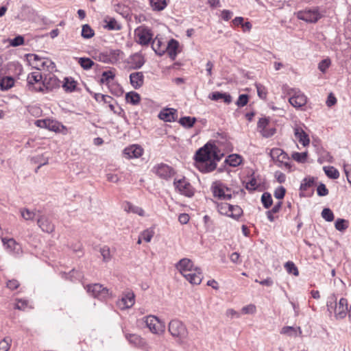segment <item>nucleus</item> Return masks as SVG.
<instances>
[{"label":"nucleus","instance_id":"0eeeda50","mask_svg":"<svg viewBox=\"0 0 351 351\" xmlns=\"http://www.w3.org/2000/svg\"><path fill=\"white\" fill-rule=\"evenodd\" d=\"M296 16L298 19L307 23H315L322 18V14L317 8H313L298 11Z\"/></svg>","mask_w":351,"mask_h":351},{"label":"nucleus","instance_id":"4468645a","mask_svg":"<svg viewBox=\"0 0 351 351\" xmlns=\"http://www.w3.org/2000/svg\"><path fill=\"white\" fill-rule=\"evenodd\" d=\"M35 125L41 128H46L53 132H60L61 128H64V125L56 120L45 119L36 120Z\"/></svg>","mask_w":351,"mask_h":351},{"label":"nucleus","instance_id":"c9c22d12","mask_svg":"<svg viewBox=\"0 0 351 351\" xmlns=\"http://www.w3.org/2000/svg\"><path fill=\"white\" fill-rule=\"evenodd\" d=\"M150 4L154 10L161 11L167 6L166 0H150Z\"/></svg>","mask_w":351,"mask_h":351},{"label":"nucleus","instance_id":"f704fd0d","mask_svg":"<svg viewBox=\"0 0 351 351\" xmlns=\"http://www.w3.org/2000/svg\"><path fill=\"white\" fill-rule=\"evenodd\" d=\"M227 163L232 167H237L242 162V158L239 155L231 154L226 159Z\"/></svg>","mask_w":351,"mask_h":351},{"label":"nucleus","instance_id":"aec40b11","mask_svg":"<svg viewBox=\"0 0 351 351\" xmlns=\"http://www.w3.org/2000/svg\"><path fill=\"white\" fill-rule=\"evenodd\" d=\"M121 53L120 50H112L106 54H102L100 60L106 63L114 64L119 60Z\"/></svg>","mask_w":351,"mask_h":351},{"label":"nucleus","instance_id":"6ab92c4d","mask_svg":"<svg viewBox=\"0 0 351 351\" xmlns=\"http://www.w3.org/2000/svg\"><path fill=\"white\" fill-rule=\"evenodd\" d=\"M134 304V294L128 292L117 302L121 309L131 308Z\"/></svg>","mask_w":351,"mask_h":351},{"label":"nucleus","instance_id":"9b49d317","mask_svg":"<svg viewBox=\"0 0 351 351\" xmlns=\"http://www.w3.org/2000/svg\"><path fill=\"white\" fill-rule=\"evenodd\" d=\"M87 291L94 298L99 300H106L109 295V290L100 284L88 285Z\"/></svg>","mask_w":351,"mask_h":351},{"label":"nucleus","instance_id":"1a4fd4ad","mask_svg":"<svg viewBox=\"0 0 351 351\" xmlns=\"http://www.w3.org/2000/svg\"><path fill=\"white\" fill-rule=\"evenodd\" d=\"M213 196L219 199H230L232 197V189L220 182H214L212 185Z\"/></svg>","mask_w":351,"mask_h":351},{"label":"nucleus","instance_id":"6e6d98bb","mask_svg":"<svg viewBox=\"0 0 351 351\" xmlns=\"http://www.w3.org/2000/svg\"><path fill=\"white\" fill-rule=\"evenodd\" d=\"M114 77V74L111 71H106L103 72L102 77L101 78V82L102 84H108L110 80H112Z\"/></svg>","mask_w":351,"mask_h":351},{"label":"nucleus","instance_id":"2f4dec72","mask_svg":"<svg viewBox=\"0 0 351 351\" xmlns=\"http://www.w3.org/2000/svg\"><path fill=\"white\" fill-rule=\"evenodd\" d=\"M31 160L33 163L39 164L37 169H36V172H37L40 167L48 164L49 157L45 156V154H40L32 157Z\"/></svg>","mask_w":351,"mask_h":351},{"label":"nucleus","instance_id":"72a5a7b5","mask_svg":"<svg viewBox=\"0 0 351 351\" xmlns=\"http://www.w3.org/2000/svg\"><path fill=\"white\" fill-rule=\"evenodd\" d=\"M125 99L128 103L136 105L140 102L141 97L138 93L132 91L126 94Z\"/></svg>","mask_w":351,"mask_h":351},{"label":"nucleus","instance_id":"2eb2a0df","mask_svg":"<svg viewBox=\"0 0 351 351\" xmlns=\"http://www.w3.org/2000/svg\"><path fill=\"white\" fill-rule=\"evenodd\" d=\"M153 171L159 178L164 180H169L175 173L172 167L164 163L158 164L154 166L153 168Z\"/></svg>","mask_w":351,"mask_h":351},{"label":"nucleus","instance_id":"8fccbe9b","mask_svg":"<svg viewBox=\"0 0 351 351\" xmlns=\"http://www.w3.org/2000/svg\"><path fill=\"white\" fill-rule=\"evenodd\" d=\"M154 232L152 229L149 228L143 231L140 235L145 242H150L154 237Z\"/></svg>","mask_w":351,"mask_h":351},{"label":"nucleus","instance_id":"412c9836","mask_svg":"<svg viewBox=\"0 0 351 351\" xmlns=\"http://www.w3.org/2000/svg\"><path fill=\"white\" fill-rule=\"evenodd\" d=\"M294 135L299 142L304 147L307 146L310 140L308 134L303 130L300 127H296L294 128Z\"/></svg>","mask_w":351,"mask_h":351},{"label":"nucleus","instance_id":"a19ab883","mask_svg":"<svg viewBox=\"0 0 351 351\" xmlns=\"http://www.w3.org/2000/svg\"><path fill=\"white\" fill-rule=\"evenodd\" d=\"M43 58H40L36 54H27V60L29 64L35 69V62L36 64H40L43 61Z\"/></svg>","mask_w":351,"mask_h":351},{"label":"nucleus","instance_id":"c85d7f7f","mask_svg":"<svg viewBox=\"0 0 351 351\" xmlns=\"http://www.w3.org/2000/svg\"><path fill=\"white\" fill-rule=\"evenodd\" d=\"M14 84V80L10 76H5L0 79V88L2 90H7L11 88Z\"/></svg>","mask_w":351,"mask_h":351},{"label":"nucleus","instance_id":"9d476101","mask_svg":"<svg viewBox=\"0 0 351 351\" xmlns=\"http://www.w3.org/2000/svg\"><path fill=\"white\" fill-rule=\"evenodd\" d=\"M145 323L149 330L154 334H162L165 329V323L157 317L149 315L145 317Z\"/></svg>","mask_w":351,"mask_h":351},{"label":"nucleus","instance_id":"39448f33","mask_svg":"<svg viewBox=\"0 0 351 351\" xmlns=\"http://www.w3.org/2000/svg\"><path fill=\"white\" fill-rule=\"evenodd\" d=\"M173 186L179 193L191 197L194 195L195 189L185 177L176 178L173 181Z\"/></svg>","mask_w":351,"mask_h":351},{"label":"nucleus","instance_id":"e2e57ef3","mask_svg":"<svg viewBox=\"0 0 351 351\" xmlns=\"http://www.w3.org/2000/svg\"><path fill=\"white\" fill-rule=\"evenodd\" d=\"M256 308L254 304H249L243 306L241 308V312L243 314H254L255 313Z\"/></svg>","mask_w":351,"mask_h":351},{"label":"nucleus","instance_id":"393cba45","mask_svg":"<svg viewBox=\"0 0 351 351\" xmlns=\"http://www.w3.org/2000/svg\"><path fill=\"white\" fill-rule=\"evenodd\" d=\"M166 45L167 44L164 43L160 38L156 37L152 40V47L156 54L159 56H162L166 51Z\"/></svg>","mask_w":351,"mask_h":351},{"label":"nucleus","instance_id":"603ef678","mask_svg":"<svg viewBox=\"0 0 351 351\" xmlns=\"http://www.w3.org/2000/svg\"><path fill=\"white\" fill-rule=\"evenodd\" d=\"M261 201L265 208H268L272 204V198L269 193H264L261 197Z\"/></svg>","mask_w":351,"mask_h":351},{"label":"nucleus","instance_id":"4d7b16f0","mask_svg":"<svg viewBox=\"0 0 351 351\" xmlns=\"http://www.w3.org/2000/svg\"><path fill=\"white\" fill-rule=\"evenodd\" d=\"M100 253L103 257L104 261L107 262L110 259V251L108 247L104 246L103 247H101L100 249Z\"/></svg>","mask_w":351,"mask_h":351},{"label":"nucleus","instance_id":"b1692460","mask_svg":"<svg viewBox=\"0 0 351 351\" xmlns=\"http://www.w3.org/2000/svg\"><path fill=\"white\" fill-rule=\"evenodd\" d=\"M179 46V43L174 39H171L168 43L165 45L166 51L169 54V57L174 60L177 56V50Z\"/></svg>","mask_w":351,"mask_h":351},{"label":"nucleus","instance_id":"f8f14e48","mask_svg":"<svg viewBox=\"0 0 351 351\" xmlns=\"http://www.w3.org/2000/svg\"><path fill=\"white\" fill-rule=\"evenodd\" d=\"M1 241L6 250L14 256H19L23 254L21 245L15 239L3 237Z\"/></svg>","mask_w":351,"mask_h":351},{"label":"nucleus","instance_id":"338daca9","mask_svg":"<svg viewBox=\"0 0 351 351\" xmlns=\"http://www.w3.org/2000/svg\"><path fill=\"white\" fill-rule=\"evenodd\" d=\"M24 43V38L21 36H18L15 37L14 38L10 40V45L14 47H17L19 45H23Z\"/></svg>","mask_w":351,"mask_h":351},{"label":"nucleus","instance_id":"ddd939ff","mask_svg":"<svg viewBox=\"0 0 351 351\" xmlns=\"http://www.w3.org/2000/svg\"><path fill=\"white\" fill-rule=\"evenodd\" d=\"M60 80L54 75L49 74L46 75L43 78V82L41 86L43 90H40V93H47L52 91L53 89L60 87Z\"/></svg>","mask_w":351,"mask_h":351},{"label":"nucleus","instance_id":"79ce46f5","mask_svg":"<svg viewBox=\"0 0 351 351\" xmlns=\"http://www.w3.org/2000/svg\"><path fill=\"white\" fill-rule=\"evenodd\" d=\"M315 182V178L313 177L305 178L301 183L300 190L306 191L308 188L311 187Z\"/></svg>","mask_w":351,"mask_h":351},{"label":"nucleus","instance_id":"20e7f679","mask_svg":"<svg viewBox=\"0 0 351 351\" xmlns=\"http://www.w3.org/2000/svg\"><path fill=\"white\" fill-rule=\"evenodd\" d=\"M169 332L175 338L183 341L188 336L186 326L178 319H173L169 324Z\"/></svg>","mask_w":351,"mask_h":351},{"label":"nucleus","instance_id":"c03bdc74","mask_svg":"<svg viewBox=\"0 0 351 351\" xmlns=\"http://www.w3.org/2000/svg\"><path fill=\"white\" fill-rule=\"evenodd\" d=\"M12 339L10 337H5L0 341V351H9L11 344Z\"/></svg>","mask_w":351,"mask_h":351},{"label":"nucleus","instance_id":"f3484780","mask_svg":"<svg viewBox=\"0 0 351 351\" xmlns=\"http://www.w3.org/2000/svg\"><path fill=\"white\" fill-rule=\"evenodd\" d=\"M143 149L137 145H132L124 149L123 154L128 159L137 158L143 155Z\"/></svg>","mask_w":351,"mask_h":351},{"label":"nucleus","instance_id":"473e14b6","mask_svg":"<svg viewBox=\"0 0 351 351\" xmlns=\"http://www.w3.org/2000/svg\"><path fill=\"white\" fill-rule=\"evenodd\" d=\"M38 211L36 210H30L28 208H23L20 209V213L21 217L25 220V221H33L34 218L36 217V213Z\"/></svg>","mask_w":351,"mask_h":351},{"label":"nucleus","instance_id":"de8ad7c7","mask_svg":"<svg viewBox=\"0 0 351 351\" xmlns=\"http://www.w3.org/2000/svg\"><path fill=\"white\" fill-rule=\"evenodd\" d=\"M95 33L92 28L87 24L82 26V36L84 38H90Z\"/></svg>","mask_w":351,"mask_h":351},{"label":"nucleus","instance_id":"4c0bfd02","mask_svg":"<svg viewBox=\"0 0 351 351\" xmlns=\"http://www.w3.org/2000/svg\"><path fill=\"white\" fill-rule=\"evenodd\" d=\"M76 82L73 79L66 77L64 79V82L62 86L66 91L72 92L73 90H75L76 87Z\"/></svg>","mask_w":351,"mask_h":351},{"label":"nucleus","instance_id":"3c124183","mask_svg":"<svg viewBox=\"0 0 351 351\" xmlns=\"http://www.w3.org/2000/svg\"><path fill=\"white\" fill-rule=\"evenodd\" d=\"M322 217L328 222L332 221L334 220V214L332 211L328 208H324L322 211Z\"/></svg>","mask_w":351,"mask_h":351},{"label":"nucleus","instance_id":"bb28decb","mask_svg":"<svg viewBox=\"0 0 351 351\" xmlns=\"http://www.w3.org/2000/svg\"><path fill=\"white\" fill-rule=\"evenodd\" d=\"M125 338L130 343L136 347H142L145 345V341L136 334H126Z\"/></svg>","mask_w":351,"mask_h":351},{"label":"nucleus","instance_id":"6e6552de","mask_svg":"<svg viewBox=\"0 0 351 351\" xmlns=\"http://www.w3.org/2000/svg\"><path fill=\"white\" fill-rule=\"evenodd\" d=\"M43 77L39 71H34L27 75V88L30 91L40 92L43 90Z\"/></svg>","mask_w":351,"mask_h":351},{"label":"nucleus","instance_id":"0e129e2a","mask_svg":"<svg viewBox=\"0 0 351 351\" xmlns=\"http://www.w3.org/2000/svg\"><path fill=\"white\" fill-rule=\"evenodd\" d=\"M286 190L283 186L278 187L275 191L274 195L276 199H282L285 195Z\"/></svg>","mask_w":351,"mask_h":351},{"label":"nucleus","instance_id":"423d86ee","mask_svg":"<svg viewBox=\"0 0 351 351\" xmlns=\"http://www.w3.org/2000/svg\"><path fill=\"white\" fill-rule=\"evenodd\" d=\"M287 95H290L289 102L295 108H299L305 106L307 102V97L298 88H288Z\"/></svg>","mask_w":351,"mask_h":351},{"label":"nucleus","instance_id":"f03ea898","mask_svg":"<svg viewBox=\"0 0 351 351\" xmlns=\"http://www.w3.org/2000/svg\"><path fill=\"white\" fill-rule=\"evenodd\" d=\"M176 268L192 285H199L202 280V269L195 267L193 261L187 258L180 260L176 265Z\"/></svg>","mask_w":351,"mask_h":351},{"label":"nucleus","instance_id":"37998d69","mask_svg":"<svg viewBox=\"0 0 351 351\" xmlns=\"http://www.w3.org/2000/svg\"><path fill=\"white\" fill-rule=\"evenodd\" d=\"M285 267L289 274H293L295 276H298L299 275L298 269L297 267L295 266V265L293 262H291V261L287 262L285 264Z\"/></svg>","mask_w":351,"mask_h":351},{"label":"nucleus","instance_id":"4be33fe9","mask_svg":"<svg viewBox=\"0 0 351 351\" xmlns=\"http://www.w3.org/2000/svg\"><path fill=\"white\" fill-rule=\"evenodd\" d=\"M144 76L142 72H134L130 74V84L134 88L138 89L143 84Z\"/></svg>","mask_w":351,"mask_h":351},{"label":"nucleus","instance_id":"49530a36","mask_svg":"<svg viewBox=\"0 0 351 351\" xmlns=\"http://www.w3.org/2000/svg\"><path fill=\"white\" fill-rule=\"evenodd\" d=\"M335 228L341 232L346 230L348 227V221L343 219H337L335 223Z\"/></svg>","mask_w":351,"mask_h":351},{"label":"nucleus","instance_id":"13d9d810","mask_svg":"<svg viewBox=\"0 0 351 351\" xmlns=\"http://www.w3.org/2000/svg\"><path fill=\"white\" fill-rule=\"evenodd\" d=\"M106 27L111 30H119L121 29V25L117 22L114 19H110L107 23Z\"/></svg>","mask_w":351,"mask_h":351},{"label":"nucleus","instance_id":"58836bf2","mask_svg":"<svg viewBox=\"0 0 351 351\" xmlns=\"http://www.w3.org/2000/svg\"><path fill=\"white\" fill-rule=\"evenodd\" d=\"M324 170L326 176L330 178L337 179L339 176V171L333 167H324Z\"/></svg>","mask_w":351,"mask_h":351},{"label":"nucleus","instance_id":"7c9ffc66","mask_svg":"<svg viewBox=\"0 0 351 351\" xmlns=\"http://www.w3.org/2000/svg\"><path fill=\"white\" fill-rule=\"evenodd\" d=\"M35 69L38 71L47 68L48 71L53 70L55 68V64L49 59L43 58L40 64H34Z\"/></svg>","mask_w":351,"mask_h":351},{"label":"nucleus","instance_id":"e433bc0d","mask_svg":"<svg viewBox=\"0 0 351 351\" xmlns=\"http://www.w3.org/2000/svg\"><path fill=\"white\" fill-rule=\"evenodd\" d=\"M125 210L128 212L133 213L141 217L145 216V211L141 207L132 205L130 203L128 204V206L125 208Z\"/></svg>","mask_w":351,"mask_h":351},{"label":"nucleus","instance_id":"c756f323","mask_svg":"<svg viewBox=\"0 0 351 351\" xmlns=\"http://www.w3.org/2000/svg\"><path fill=\"white\" fill-rule=\"evenodd\" d=\"M289 158L287 153L285 152L280 156V158L276 160V165L280 167H285L287 169H290L291 166L289 162Z\"/></svg>","mask_w":351,"mask_h":351},{"label":"nucleus","instance_id":"864d4df0","mask_svg":"<svg viewBox=\"0 0 351 351\" xmlns=\"http://www.w3.org/2000/svg\"><path fill=\"white\" fill-rule=\"evenodd\" d=\"M292 158L298 162H304L307 158V153L306 152H293L292 154Z\"/></svg>","mask_w":351,"mask_h":351},{"label":"nucleus","instance_id":"a878e982","mask_svg":"<svg viewBox=\"0 0 351 351\" xmlns=\"http://www.w3.org/2000/svg\"><path fill=\"white\" fill-rule=\"evenodd\" d=\"M128 63L134 69H140L145 63L143 57L139 53H134L129 58Z\"/></svg>","mask_w":351,"mask_h":351},{"label":"nucleus","instance_id":"bf43d9fd","mask_svg":"<svg viewBox=\"0 0 351 351\" xmlns=\"http://www.w3.org/2000/svg\"><path fill=\"white\" fill-rule=\"evenodd\" d=\"M258 95L261 99H265L267 97V91L265 87L261 84H256Z\"/></svg>","mask_w":351,"mask_h":351},{"label":"nucleus","instance_id":"7ed1b4c3","mask_svg":"<svg viewBox=\"0 0 351 351\" xmlns=\"http://www.w3.org/2000/svg\"><path fill=\"white\" fill-rule=\"evenodd\" d=\"M328 310L331 313L334 311L337 319L344 318L348 313V301L345 298H341L337 303V298L333 294L328 298L327 301Z\"/></svg>","mask_w":351,"mask_h":351},{"label":"nucleus","instance_id":"5701e85b","mask_svg":"<svg viewBox=\"0 0 351 351\" xmlns=\"http://www.w3.org/2000/svg\"><path fill=\"white\" fill-rule=\"evenodd\" d=\"M176 110L173 108H167L160 111L158 117L165 121L171 122L176 119Z\"/></svg>","mask_w":351,"mask_h":351},{"label":"nucleus","instance_id":"5fc2aeb1","mask_svg":"<svg viewBox=\"0 0 351 351\" xmlns=\"http://www.w3.org/2000/svg\"><path fill=\"white\" fill-rule=\"evenodd\" d=\"M243 213V210L239 206H232L230 212V217L238 219Z\"/></svg>","mask_w":351,"mask_h":351},{"label":"nucleus","instance_id":"dca6fc26","mask_svg":"<svg viewBox=\"0 0 351 351\" xmlns=\"http://www.w3.org/2000/svg\"><path fill=\"white\" fill-rule=\"evenodd\" d=\"M138 42L143 45H147L152 39V34L149 29L145 27H140L135 31Z\"/></svg>","mask_w":351,"mask_h":351},{"label":"nucleus","instance_id":"69168bd1","mask_svg":"<svg viewBox=\"0 0 351 351\" xmlns=\"http://www.w3.org/2000/svg\"><path fill=\"white\" fill-rule=\"evenodd\" d=\"M317 193L319 196H326L328 194V190L324 184L321 183L317 186Z\"/></svg>","mask_w":351,"mask_h":351},{"label":"nucleus","instance_id":"052dcab7","mask_svg":"<svg viewBox=\"0 0 351 351\" xmlns=\"http://www.w3.org/2000/svg\"><path fill=\"white\" fill-rule=\"evenodd\" d=\"M283 152L284 151L280 148H273L270 151V156L276 161V159L280 158Z\"/></svg>","mask_w":351,"mask_h":351},{"label":"nucleus","instance_id":"a18cd8bd","mask_svg":"<svg viewBox=\"0 0 351 351\" xmlns=\"http://www.w3.org/2000/svg\"><path fill=\"white\" fill-rule=\"evenodd\" d=\"M232 205L227 203H221L218 204V211L221 215H228L230 217V212L231 211Z\"/></svg>","mask_w":351,"mask_h":351},{"label":"nucleus","instance_id":"a211bd4d","mask_svg":"<svg viewBox=\"0 0 351 351\" xmlns=\"http://www.w3.org/2000/svg\"><path fill=\"white\" fill-rule=\"evenodd\" d=\"M37 224L43 232L51 233L54 230V226L45 215H40L37 219Z\"/></svg>","mask_w":351,"mask_h":351},{"label":"nucleus","instance_id":"09e8293b","mask_svg":"<svg viewBox=\"0 0 351 351\" xmlns=\"http://www.w3.org/2000/svg\"><path fill=\"white\" fill-rule=\"evenodd\" d=\"M78 63L84 69H89L94 64L93 61H92L88 58H80L78 60Z\"/></svg>","mask_w":351,"mask_h":351},{"label":"nucleus","instance_id":"774afa93","mask_svg":"<svg viewBox=\"0 0 351 351\" xmlns=\"http://www.w3.org/2000/svg\"><path fill=\"white\" fill-rule=\"evenodd\" d=\"M245 187L247 190L254 191L258 187L256 180L254 178L246 183Z\"/></svg>","mask_w":351,"mask_h":351},{"label":"nucleus","instance_id":"cd10ccee","mask_svg":"<svg viewBox=\"0 0 351 351\" xmlns=\"http://www.w3.org/2000/svg\"><path fill=\"white\" fill-rule=\"evenodd\" d=\"M209 98L214 101L223 99V101L227 104H229L232 101V97L230 96V95L219 92H214L211 93L209 95Z\"/></svg>","mask_w":351,"mask_h":351},{"label":"nucleus","instance_id":"f257e3e1","mask_svg":"<svg viewBox=\"0 0 351 351\" xmlns=\"http://www.w3.org/2000/svg\"><path fill=\"white\" fill-rule=\"evenodd\" d=\"M196 166L202 172H210L215 169L220 157L215 152V147L206 144L200 148L195 156Z\"/></svg>","mask_w":351,"mask_h":351},{"label":"nucleus","instance_id":"ea45409f","mask_svg":"<svg viewBox=\"0 0 351 351\" xmlns=\"http://www.w3.org/2000/svg\"><path fill=\"white\" fill-rule=\"evenodd\" d=\"M195 121L196 119L191 117H184L179 120V123L185 128H191Z\"/></svg>","mask_w":351,"mask_h":351},{"label":"nucleus","instance_id":"680f3d73","mask_svg":"<svg viewBox=\"0 0 351 351\" xmlns=\"http://www.w3.org/2000/svg\"><path fill=\"white\" fill-rule=\"evenodd\" d=\"M330 63L331 61L329 58L324 59L319 62L318 68L322 72L324 73L330 65Z\"/></svg>","mask_w":351,"mask_h":351}]
</instances>
